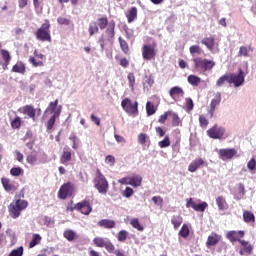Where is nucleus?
Returning <instances> with one entry per match:
<instances>
[{"mask_svg": "<svg viewBox=\"0 0 256 256\" xmlns=\"http://www.w3.org/2000/svg\"><path fill=\"white\" fill-rule=\"evenodd\" d=\"M1 183L5 191H13V184H11V180L8 178H2Z\"/></svg>", "mask_w": 256, "mask_h": 256, "instance_id": "34", "label": "nucleus"}, {"mask_svg": "<svg viewBox=\"0 0 256 256\" xmlns=\"http://www.w3.org/2000/svg\"><path fill=\"white\" fill-rule=\"evenodd\" d=\"M216 204L218 205L219 211H225V198L223 196L216 198Z\"/></svg>", "mask_w": 256, "mask_h": 256, "instance_id": "38", "label": "nucleus"}, {"mask_svg": "<svg viewBox=\"0 0 256 256\" xmlns=\"http://www.w3.org/2000/svg\"><path fill=\"white\" fill-rule=\"evenodd\" d=\"M138 143L140 145H145V143H147V134L145 133H140L138 135Z\"/></svg>", "mask_w": 256, "mask_h": 256, "instance_id": "59", "label": "nucleus"}, {"mask_svg": "<svg viewBox=\"0 0 256 256\" xmlns=\"http://www.w3.org/2000/svg\"><path fill=\"white\" fill-rule=\"evenodd\" d=\"M129 87L131 91H135V74L129 73L127 76Z\"/></svg>", "mask_w": 256, "mask_h": 256, "instance_id": "39", "label": "nucleus"}, {"mask_svg": "<svg viewBox=\"0 0 256 256\" xmlns=\"http://www.w3.org/2000/svg\"><path fill=\"white\" fill-rule=\"evenodd\" d=\"M229 84L234 85V87H243L245 85V72L242 69H239L238 73H230Z\"/></svg>", "mask_w": 256, "mask_h": 256, "instance_id": "6", "label": "nucleus"}, {"mask_svg": "<svg viewBox=\"0 0 256 256\" xmlns=\"http://www.w3.org/2000/svg\"><path fill=\"white\" fill-rule=\"evenodd\" d=\"M27 205H29V203L21 199H18L14 203H11L8 206L10 217H12V219H19V217L21 216V211H25V209H27Z\"/></svg>", "mask_w": 256, "mask_h": 256, "instance_id": "2", "label": "nucleus"}, {"mask_svg": "<svg viewBox=\"0 0 256 256\" xmlns=\"http://www.w3.org/2000/svg\"><path fill=\"white\" fill-rule=\"evenodd\" d=\"M238 243L242 246V248L239 251L240 255H251L253 252V246L249 244V241L245 240H238Z\"/></svg>", "mask_w": 256, "mask_h": 256, "instance_id": "15", "label": "nucleus"}, {"mask_svg": "<svg viewBox=\"0 0 256 256\" xmlns=\"http://www.w3.org/2000/svg\"><path fill=\"white\" fill-rule=\"evenodd\" d=\"M121 107L128 115H137L139 113V103L131 101V98H124L121 101Z\"/></svg>", "mask_w": 256, "mask_h": 256, "instance_id": "5", "label": "nucleus"}, {"mask_svg": "<svg viewBox=\"0 0 256 256\" xmlns=\"http://www.w3.org/2000/svg\"><path fill=\"white\" fill-rule=\"evenodd\" d=\"M76 235L77 234L73 230H66L64 232V237H65V239H67V241H73V239H75Z\"/></svg>", "mask_w": 256, "mask_h": 256, "instance_id": "41", "label": "nucleus"}, {"mask_svg": "<svg viewBox=\"0 0 256 256\" xmlns=\"http://www.w3.org/2000/svg\"><path fill=\"white\" fill-rule=\"evenodd\" d=\"M59 115H61V109H59L57 112H54L50 119L47 122V131H51L53 129V126L55 125V121H57V118H59Z\"/></svg>", "mask_w": 256, "mask_h": 256, "instance_id": "19", "label": "nucleus"}, {"mask_svg": "<svg viewBox=\"0 0 256 256\" xmlns=\"http://www.w3.org/2000/svg\"><path fill=\"white\" fill-rule=\"evenodd\" d=\"M127 240V231L126 230H121L118 233V241H120L121 243H123L124 241Z\"/></svg>", "mask_w": 256, "mask_h": 256, "instance_id": "56", "label": "nucleus"}, {"mask_svg": "<svg viewBox=\"0 0 256 256\" xmlns=\"http://www.w3.org/2000/svg\"><path fill=\"white\" fill-rule=\"evenodd\" d=\"M106 35H107L109 41H111V39H113V37H115V22L109 23V27L106 30Z\"/></svg>", "mask_w": 256, "mask_h": 256, "instance_id": "27", "label": "nucleus"}, {"mask_svg": "<svg viewBox=\"0 0 256 256\" xmlns=\"http://www.w3.org/2000/svg\"><path fill=\"white\" fill-rule=\"evenodd\" d=\"M128 23H133L137 19V7H132L126 13Z\"/></svg>", "mask_w": 256, "mask_h": 256, "instance_id": "22", "label": "nucleus"}, {"mask_svg": "<svg viewBox=\"0 0 256 256\" xmlns=\"http://www.w3.org/2000/svg\"><path fill=\"white\" fill-rule=\"evenodd\" d=\"M21 173H23V169H21V167H14L10 169V175H12V177H19Z\"/></svg>", "mask_w": 256, "mask_h": 256, "instance_id": "46", "label": "nucleus"}, {"mask_svg": "<svg viewBox=\"0 0 256 256\" xmlns=\"http://www.w3.org/2000/svg\"><path fill=\"white\" fill-rule=\"evenodd\" d=\"M29 63L33 65V67H43V62L42 61H37L35 57L30 56L29 57Z\"/></svg>", "mask_w": 256, "mask_h": 256, "instance_id": "52", "label": "nucleus"}, {"mask_svg": "<svg viewBox=\"0 0 256 256\" xmlns=\"http://www.w3.org/2000/svg\"><path fill=\"white\" fill-rule=\"evenodd\" d=\"M21 113H23L24 115H28V117H30V119H35V115H38L41 113V109H35L33 106L31 105H26L24 107H22L20 109Z\"/></svg>", "mask_w": 256, "mask_h": 256, "instance_id": "13", "label": "nucleus"}, {"mask_svg": "<svg viewBox=\"0 0 256 256\" xmlns=\"http://www.w3.org/2000/svg\"><path fill=\"white\" fill-rule=\"evenodd\" d=\"M12 73H20L21 75H25V64L23 62H18L12 68Z\"/></svg>", "mask_w": 256, "mask_h": 256, "instance_id": "24", "label": "nucleus"}, {"mask_svg": "<svg viewBox=\"0 0 256 256\" xmlns=\"http://www.w3.org/2000/svg\"><path fill=\"white\" fill-rule=\"evenodd\" d=\"M240 57H249V48L241 46L238 52Z\"/></svg>", "mask_w": 256, "mask_h": 256, "instance_id": "50", "label": "nucleus"}, {"mask_svg": "<svg viewBox=\"0 0 256 256\" xmlns=\"http://www.w3.org/2000/svg\"><path fill=\"white\" fill-rule=\"evenodd\" d=\"M88 31H89V35L93 36L95 33H98L99 26H97V23H91L88 28Z\"/></svg>", "mask_w": 256, "mask_h": 256, "instance_id": "45", "label": "nucleus"}, {"mask_svg": "<svg viewBox=\"0 0 256 256\" xmlns=\"http://www.w3.org/2000/svg\"><path fill=\"white\" fill-rule=\"evenodd\" d=\"M243 219L245 223H255V215L250 211H245L243 213Z\"/></svg>", "mask_w": 256, "mask_h": 256, "instance_id": "30", "label": "nucleus"}, {"mask_svg": "<svg viewBox=\"0 0 256 256\" xmlns=\"http://www.w3.org/2000/svg\"><path fill=\"white\" fill-rule=\"evenodd\" d=\"M8 256H23V246H20L17 249L12 250Z\"/></svg>", "mask_w": 256, "mask_h": 256, "instance_id": "49", "label": "nucleus"}, {"mask_svg": "<svg viewBox=\"0 0 256 256\" xmlns=\"http://www.w3.org/2000/svg\"><path fill=\"white\" fill-rule=\"evenodd\" d=\"M133 188L126 187V189L123 191L122 195L123 197H126V199H129L130 197H133Z\"/></svg>", "mask_w": 256, "mask_h": 256, "instance_id": "53", "label": "nucleus"}, {"mask_svg": "<svg viewBox=\"0 0 256 256\" xmlns=\"http://www.w3.org/2000/svg\"><path fill=\"white\" fill-rule=\"evenodd\" d=\"M171 223L174 226V229H179L181 227V223H183V217L180 215L173 216L171 219Z\"/></svg>", "mask_w": 256, "mask_h": 256, "instance_id": "29", "label": "nucleus"}, {"mask_svg": "<svg viewBox=\"0 0 256 256\" xmlns=\"http://www.w3.org/2000/svg\"><path fill=\"white\" fill-rule=\"evenodd\" d=\"M2 59L4 60L5 63L9 64L11 63V54H9V51L2 49Z\"/></svg>", "mask_w": 256, "mask_h": 256, "instance_id": "44", "label": "nucleus"}, {"mask_svg": "<svg viewBox=\"0 0 256 256\" xmlns=\"http://www.w3.org/2000/svg\"><path fill=\"white\" fill-rule=\"evenodd\" d=\"M105 249L107 250L108 253H115V245L111 243V241L108 239L106 244H105Z\"/></svg>", "mask_w": 256, "mask_h": 256, "instance_id": "51", "label": "nucleus"}, {"mask_svg": "<svg viewBox=\"0 0 256 256\" xmlns=\"http://www.w3.org/2000/svg\"><path fill=\"white\" fill-rule=\"evenodd\" d=\"M69 139L72 141V149H75V150L79 149V143H81V141L79 140L77 135L72 133L70 134Z\"/></svg>", "mask_w": 256, "mask_h": 256, "instance_id": "32", "label": "nucleus"}, {"mask_svg": "<svg viewBox=\"0 0 256 256\" xmlns=\"http://www.w3.org/2000/svg\"><path fill=\"white\" fill-rule=\"evenodd\" d=\"M236 154L237 151L231 148L219 150V155L221 156L222 159H233V157H235Z\"/></svg>", "mask_w": 256, "mask_h": 256, "instance_id": "18", "label": "nucleus"}, {"mask_svg": "<svg viewBox=\"0 0 256 256\" xmlns=\"http://www.w3.org/2000/svg\"><path fill=\"white\" fill-rule=\"evenodd\" d=\"M57 23H59V25H69L71 22L67 18L58 17Z\"/></svg>", "mask_w": 256, "mask_h": 256, "instance_id": "64", "label": "nucleus"}, {"mask_svg": "<svg viewBox=\"0 0 256 256\" xmlns=\"http://www.w3.org/2000/svg\"><path fill=\"white\" fill-rule=\"evenodd\" d=\"M247 167H248L249 171H255V167H256L255 158H252V159L247 163Z\"/></svg>", "mask_w": 256, "mask_h": 256, "instance_id": "62", "label": "nucleus"}, {"mask_svg": "<svg viewBox=\"0 0 256 256\" xmlns=\"http://www.w3.org/2000/svg\"><path fill=\"white\" fill-rule=\"evenodd\" d=\"M71 161V151L64 148L63 154L61 157V163L65 165V163H69Z\"/></svg>", "mask_w": 256, "mask_h": 256, "instance_id": "31", "label": "nucleus"}, {"mask_svg": "<svg viewBox=\"0 0 256 256\" xmlns=\"http://www.w3.org/2000/svg\"><path fill=\"white\" fill-rule=\"evenodd\" d=\"M205 167V160L203 158H196L188 166V171L190 173H195L198 169Z\"/></svg>", "mask_w": 256, "mask_h": 256, "instance_id": "14", "label": "nucleus"}, {"mask_svg": "<svg viewBox=\"0 0 256 256\" xmlns=\"http://www.w3.org/2000/svg\"><path fill=\"white\" fill-rule=\"evenodd\" d=\"M226 81L229 83V75H227V74L221 76V77L217 80L216 85H217L218 87H221V86H223V84H224Z\"/></svg>", "mask_w": 256, "mask_h": 256, "instance_id": "48", "label": "nucleus"}, {"mask_svg": "<svg viewBox=\"0 0 256 256\" xmlns=\"http://www.w3.org/2000/svg\"><path fill=\"white\" fill-rule=\"evenodd\" d=\"M105 163L107 165H109L110 167H113V165H115V157H113L111 155L106 156Z\"/></svg>", "mask_w": 256, "mask_h": 256, "instance_id": "60", "label": "nucleus"}, {"mask_svg": "<svg viewBox=\"0 0 256 256\" xmlns=\"http://www.w3.org/2000/svg\"><path fill=\"white\" fill-rule=\"evenodd\" d=\"M155 47L152 45H144L143 46V51H142V57L146 61H151L153 57H155Z\"/></svg>", "mask_w": 256, "mask_h": 256, "instance_id": "12", "label": "nucleus"}, {"mask_svg": "<svg viewBox=\"0 0 256 256\" xmlns=\"http://www.w3.org/2000/svg\"><path fill=\"white\" fill-rule=\"evenodd\" d=\"M118 41H119V44H120V47H121L122 51L124 53H128L129 52V45L127 44V41L123 40V38H121V37L118 38Z\"/></svg>", "mask_w": 256, "mask_h": 256, "instance_id": "42", "label": "nucleus"}, {"mask_svg": "<svg viewBox=\"0 0 256 256\" xmlns=\"http://www.w3.org/2000/svg\"><path fill=\"white\" fill-rule=\"evenodd\" d=\"M221 240V237L217 234H211L208 236L206 245L207 247H214V245H217L219 241Z\"/></svg>", "mask_w": 256, "mask_h": 256, "instance_id": "20", "label": "nucleus"}, {"mask_svg": "<svg viewBox=\"0 0 256 256\" xmlns=\"http://www.w3.org/2000/svg\"><path fill=\"white\" fill-rule=\"evenodd\" d=\"M152 201L155 205H159L160 207L163 206V198H161V196L152 197Z\"/></svg>", "mask_w": 256, "mask_h": 256, "instance_id": "61", "label": "nucleus"}, {"mask_svg": "<svg viewBox=\"0 0 256 256\" xmlns=\"http://www.w3.org/2000/svg\"><path fill=\"white\" fill-rule=\"evenodd\" d=\"M169 145H171V140L169 139V136H165V138L158 143V146L161 149H165L169 147Z\"/></svg>", "mask_w": 256, "mask_h": 256, "instance_id": "40", "label": "nucleus"}, {"mask_svg": "<svg viewBox=\"0 0 256 256\" xmlns=\"http://www.w3.org/2000/svg\"><path fill=\"white\" fill-rule=\"evenodd\" d=\"M187 81L193 87H199V84L201 83V79L199 78V76L196 75H189L187 77Z\"/></svg>", "mask_w": 256, "mask_h": 256, "instance_id": "25", "label": "nucleus"}, {"mask_svg": "<svg viewBox=\"0 0 256 256\" xmlns=\"http://www.w3.org/2000/svg\"><path fill=\"white\" fill-rule=\"evenodd\" d=\"M115 225V221L109 219H102L98 222V226L104 227V229H113Z\"/></svg>", "mask_w": 256, "mask_h": 256, "instance_id": "21", "label": "nucleus"}, {"mask_svg": "<svg viewBox=\"0 0 256 256\" xmlns=\"http://www.w3.org/2000/svg\"><path fill=\"white\" fill-rule=\"evenodd\" d=\"M207 134L211 139H221L225 135V129L223 126L214 125L207 131Z\"/></svg>", "mask_w": 256, "mask_h": 256, "instance_id": "9", "label": "nucleus"}, {"mask_svg": "<svg viewBox=\"0 0 256 256\" xmlns=\"http://www.w3.org/2000/svg\"><path fill=\"white\" fill-rule=\"evenodd\" d=\"M245 232L243 230L239 231H229L226 235L227 239L231 241V243H235V241H241L239 237H244Z\"/></svg>", "mask_w": 256, "mask_h": 256, "instance_id": "16", "label": "nucleus"}, {"mask_svg": "<svg viewBox=\"0 0 256 256\" xmlns=\"http://www.w3.org/2000/svg\"><path fill=\"white\" fill-rule=\"evenodd\" d=\"M43 238L41 237V235L39 234H33L32 236V240L29 243V248L33 249V247H37V245H39V243H41V240Z\"/></svg>", "mask_w": 256, "mask_h": 256, "instance_id": "26", "label": "nucleus"}, {"mask_svg": "<svg viewBox=\"0 0 256 256\" xmlns=\"http://www.w3.org/2000/svg\"><path fill=\"white\" fill-rule=\"evenodd\" d=\"M73 191H75V186L73 183L67 182L60 187L58 197L60 199H67V197H71V195H73Z\"/></svg>", "mask_w": 256, "mask_h": 256, "instance_id": "7", "label": "nucleus"}, {"mask_svg": "<svg viewBox=\"0 0 256 256\" xmlns=\"http://www.w3.org/2000/svg\"><path fill=\"white\" fill-rule=\"evenodd\" d=\"M189 233H190L189 226L187 224H183L180 231H179L180 237H183L184 239H187Z\"/></svg>", "mask_w": 256, "mask_h": 256, "instance_id": "35", "label": "nucleus"}, {"mask_svg": "<svg viewBox=\"0 0 256 256\" xmlns=\"http://www.w3.org/2000/svg\"><path fill=\"white\" fill-rule=\"evenodd\" d=\"M58 103H59V100H55L54 102H50V104L47 108V111H50V113L52 115H55V113H57L59 111V110H56Z\"/></svg>", "mask_w": 256, "mask_h": 256, "instance_id": "37", "label": "nucleus"}, {"mask_svg": "<svg viewBox=\"0 0 256 256\" xmlns=\"http://www.w3.org/2000/svg\"><path fill=\"white\" fill-rule=\"evenodd\" d=\"M74 209L80 211L83 215H89L91 211H93V208L89 205V201L87 200L75 204Z\"/></svg>", "mask_w": 256, "mask_h": 256, "instance_id": "11", "label": "nucleus"}, {"mask_svg": "<svg viewBox=\"0 0 256 256\" xmlns=\"http://www.w3.org/2000/svg\"><path fill=\"white\" fill-rule=\"evenodd\" d=\"M27 163H29V165H37V155L35 154H30L27 156L26 158Z\"/></svg>", "mask_w": 256, "mask_h": 256, "instance_id": "47", "label": "nucleus"}, {"mask_svg": "<svg viewBox=\"0 0 256 256\" xmlns=\"http://www.w3.org/2000/svg\"><path fill=\"white\" fill-rule=\"evenodd\" d=\"M51 24L49 20H45V22L41 25V27L36 31V39L38 41H48L51 43Z\"/></svg>", "mask_w": 256, "mask_h": 256, "instance_id": "3", "label": "nucleus"}, {"mask_svg": "<svg viewBox=\"0 0 256 256\" xmlns=\"http://www.w3.org/2000/svg\"><path fill=\"white\" fill-rule=\"evenodd\" d=\"M190 54L195 55L197 53L198 55H201V48L197 45H193L189 48Z\"/></svg>", "mask_w": 256, "mask_h": 256, "instance_id": "58", "label": "nucleus"}, {"mask_svg": "<svg viewBox=\"0 0 256 256\" xmlns=\"http://www.w3.org/2000/svg\"><path fill=\"white\" fill-rule=\"evenodd\" d=\"M11 127H12V129H19V127H21V118L20 117H16L11 122Z\"/></svg>", "mask_w": 256, "mask_h": 256, "instance_id": "55", "label": "nucleus"}, {"mask_svg": "<svg viewBox=\"0 0 256 256\" xmlns=\"http://www.w3.org/2000/svg\"><path fill=\"white\" fill-rule=\"evenodd\" d=\"M193 63L194 68L197 71H202V73H205L206 71H211L213 67H215V61L201 57L194 58Z\"/></svg>", "mask_w": 256, "mask_h": 256, "instance_id": "4", "label": "nucleus"}, {"mask_svg": "<svg viewBox=\"0 0 256 256\" xmlns=\"http://www.w3.org/2000/svg\"><path fill=\"white\" fill-rule=\"evenodd\" d=\"M94 187L101 195H107L109 191V181H107V178H105V175L99 169L96 170Z\"/></svg>", "mask_w": 256, "mask_h": 256, "instance_id": "1", "label": "nucleus"}, {"mask_svg": "<svg viewBox=\"0 0 256 256\" xmlns=\"http://www.w3.org/2000/svg\"><path fill=\"white\" fill-rule=\"evenodd\" d=\"M199 123H200V127H204L206 128L207 125H209V120H207V118L203 115L199 116Z\"/></svg>", "mask_w": 256, "mask_h": 256, "instance_id": "57", "label": "nucleus"}, {"mask_svg": "<svg viewBox=\"0 0 256 256\" xmlns=\"http://www.w3.org/2000/svg\"><path fill=\"white\" fill-rule=\"evenodd\" d=\"M171 117H172L173 125L177 127V125H179L180 123L179 115L177 113H171Z\"/></svg>", "mask_w": 256, "mask_h": 256, "instance_id": "63", "label": "nucleus"}, {"mask_svg": "<svg viewBox=\"0 0 256 256\" xmlns=\"http://www.w3.org/2000/svg\"><path fill=\"white\" fill-rule=\"evenodd\" d=\"M219 105H221V92H216L214 93V97L212 98L207 109L210 119H213V115H215V109H217Z\"/></svg>", "mask_w": 256, "mask_h": 256, "instance_id": "8", "label": "nucleus"}, {"mask_svg": "<svg viewBox=\"0 0 256 256\" xmlns=\"http://www.w3.org/2000/svg\"><path fill=\"white\" fill-rule=\"evenodd\" d=\"M146 112L149 117L155 115V106L151 102L146 103Z\"/></svg>", "mask_w": 256, "mask_h": 256, "instance_id": "43", "label": "nucleus"}, {"mask_svg": "<svg viewBox=\"0 0 256 256\" xmlns=\"http://www.w3.org/2000/svg\"><path fill=\"white\" fill-rule=\"evenodd\" d=\"M183 95H185V91H183V88L179 86H174L169 90V96L171 99H177V97H183Z\"/></svg>", "mask_w": 256, "mask_h": 256, "instance_id": "17", "label": "nucleus"}, {"mask_svg": "<svg viewBox=\"0 0 256 256\" xmlns=\"http://www.w3.org/2000/svg\"><path fill=\"white\" fill-rule=\"evenodd\" d=\"M186 207L187 209L192 208L194 209V211L203 213V211H205V208L209 207V204H207V202H202L200 204H197L195 203V201H193V198H188L186 199Z\"/></svg>", "mask_w": 256, "mask_h": 256, "instance_id": "10", "label": "nucleus"}, {"mask_svg": "<svg viewBox=\"0 0 256 256\" xmlns=\"http://www.w3.org/2000/svg\"><path fill=\"white\" fill-rule=\"evenodd\" d=\"M107 241H109L108 238L97 237L94 238L93 243L96 245V247H105Z\"/></svg>", "mask_w": 256, "mask_h": 256, "instance_id": "33", "label": "nucleus"}, {"mask_svg": "<svg viewBox=\"0 0 256 256\" xmlns=\"http://www.w3.org/2000/svg\"><path fill=\"white\" fill-rule=\"evenodd\" d=\"M130 225H132V227L134 229H137V231H144V227L141 225V223H139V219L134 218L130 221Z\"/></svg>", "mask_w": 256, "mask_h": 256, "instance_id": "36", "label": "nucleus"}, {"mask_svg": "<svg viewBox=\"0 0 256 256\" xmlns=\"http://www.w3.org/2000/svg\"><path fill=\"white\" fill-rule=\"evenodd\" d=\"M146 79H147L146 82L148 84V87L144 84V91H149V89L153 87V83H155V81L153 80V76H149Z\"/></svg>", "mask_w": 256, "mask_h": 256, "instance_id": "54", "label": "nucleus"}, {"mask_svg": "<svg viewBox=\"0 0 256 256\" xmlns=\"http://www.w3.org/2000/svg\"><path fill=\"white\" fill-rule=\"evenodd\" d=\"M202 45H205L207 47V49H209L211 51V49H213V47H215V38L209 37V38H204L201 41Z\"/></svg>", "mask_w": 256, "mask_h": 256, "instance_id": "28", "label": "nucleus"}, {"mask_svg": "<svg viewBox=\"0 0 256 256\" xmlns=\"http://www.w3.org/2000/svg\"><path fill=\"white\" fill-rule=\"evenodd\" d=\"M141 183H143V177L140 175L130 176L131 187H141Z\"/></svg>", "mask_w": 256, "mask_h": 256, "instance_id": "23", "label": "nucleus"}]
</instances>
